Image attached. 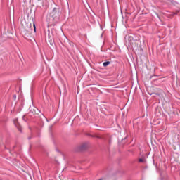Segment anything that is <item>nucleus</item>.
<instances>
[{"label":"nucleus","instance_id":"1","mask_svg":"<svg viewBox=\"0 0 180 180\" xmlns=\"http://www.w3.org/2000/svg\"><path fill=\"white\" fill-rule=\"evenodd\" d=\"M39 109L34 106H30L29 115L30 116H34V115L39 114Z\"/></svg>","mask_w":180,"mask_h":180},{"label":"nucleus","instance_id":"2","mask_svg":"<svg viewBox=\"0 0 180 180\" xmlns=\"http://www.w3.org/2000/svg\"><path fill=\"white\" fill-rule=\"evenodd\" d=\"M14 124L17 127V129L22 133V127L19 125V123L18 122V119L14 120Z\"/></svg>","mask_w":180,"mask_h":180},{"label":"nucleus","instance_id":"3","mask_svg":"<svg viewBox=\"0 0 180 180\" xmlns=\"http://www.w3.org/2000/svg\"><path fill=\"white\" fill-rule=\"evenodd\" d=\"M86 148H88V143H83V144L80 146V150H81V151H84V150H86Z\"/></svg>","mask_w":180,"mask_h":180},{"label":"nucleus","instance_id":"4","mask_svg":"<svg viewBox=\"0 0 180 180\" xmlns=\"http://www.w3.org/2000/svg\"><path fill=\"white\" fill-rule=\"evenodd\" d=\"M109 64H110V62L106 61L103 63V67H108V65H109Z\"/></svg>","mask_w":180,"mask_h":180},{"label":"nucleus","instance_id":"5","mask_svg":"<svg viewBox=\"0 0 180 180\" xmlns=\"http://www.w3.org/2000/svg\"><path fill=\"white\" fill-rule=\"evenodd\" d=\"M139 162H143V164H146V162H147V160H146V159L141 158V159L139 160Z\"/></svg>","mask_w":180,"mask_h":180},{"label":"nucleus","instance_id":"6","mask_svg":"<svg viewBox=\"0 0 180 180\" xmlns=\"http://www.w3.org/2000/svg\"><path fill=\"white\" fill-rule=\"evenodd\" d=\"M25 116H26V115H23V116H22V120H24V122H27V120H26V118H25Z\"/></svg>","mask_w":180,"mask_h":180},{"label":"nucleus","instance_id":"7","mask_svg":"<svg viewBox=\"0 0 180 180\" xmlns=\"http://www.w3.org/2000/svg\"><path fill=\"white\" fill-rule=\"evenodd\" d=\"M176 13H174V15H176V13H179V12H180V10H176Z\"/></svg>","mask_w":180,"mask_h":180},{"label":"nucleus","instance_id":"8","mask_svg":"<svg viewBox=\"0 0 180 180\" xmlns=\"http://www.w3.org/2000/svg\"><path fill=\"white\" fill-rule=\"evenodd\" d=\"M34 30L36 32V24L34 23Z\"/></svg>","mask_w":180,"mask_h":180},{"label":"nucleus","instance_id":"9","mask_svg":"<svg viewBox=\"0 0 180 180\" xmlns=\"http://www.w3.org/2000/svg\"><path fill=\"white\" fill-rule=\"evenodd\" d=\"M56 8H54L53 9V12L54 13V12H56Z\"/></svg>","mask_w":180,"mask_h":180},{"label":"nucleus","instance_id":"10","mask_svg":"<svg viewBox=\"0 0 180 180\" xmlns=\"http://www.w3.org/2000/svg\"><path fill=\"white\" fill-rule=\"evenodd\" d=\"M14 99H16V95L13 96Z\"/></svg>","mask_w":180,"mask_h":180}]
</instances>
